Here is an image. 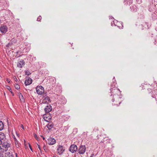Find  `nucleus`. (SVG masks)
Segmentation results:
<instances>
[{"label": "nucleus", "instance_id": "f257e3e1", "mask_svg": "<svg viewBox=\"0 0 157 157\" xmlns=\"http://www.w3.org/2000/svg\"><path fill=\"white\" fill-rule=\"evenodd\" d=\"M10 144L7 142H4L2 146H0V150L1 151L3 152L4 151H7L8 148L10 147Z\"/></svg>", "mask_w": 157, "mask_h": 157}, {"label": "nucleus", "instance_id": "f03ea898", "mask_svg": "<svg viewBox=\"0 0 157 157\" xmlns=\"http://www.w3.org/2000/svg\"><path fill=\"white\" fill-rule=\"evenodd\" d=\"M36 92L37 94L39 95H41L44 92V89L41 86H38L36 88Z\"/></svg>", "mask_w": 157, "mask_h": 157}, {"label": "nucleus", "instance_id": "7ed1b4c3", "mask_svg": "<svg viewBox=\"0 0 157 157\" xmlns=\"http://www.w3.org/2000/svg\"><path fill=\"white\" fill-rule=\"evenodd\" d=\"M65 149L63 146L59 145L57 149V154L59 155H62Z\"/></svg>", "mask_w": 157, "mask_h": 157}, {"label": "nucleus", "instance_id": "20e7f679", "mask_svg": "<svg viewBox=\"0 0 157 157\" xmlns=\"http://www.w3.org/2000/svg\"><path fill=\"white\" fill-rule=\"evenodd\" d=\"M86 148L85 146L81 145L78 150V153L80 155L83 154L86 151Z\"/></svg>", "mask_w": 157, "mask_h": 157}, {"label": "nucleus", "instance_id": "39448f33", "mask_svg": "<svg viewBox=\"0 0 157 157\" xmlns=\"http://www.w3.org/2000/svg\"><path fill=\"white\" fill-rule=\"evenodd\" d=\"M78 148L77 146L74 144L71 145L69 149V151L72 153L76 152Z\"/></svg>", "mask_w": 157, "mask_h": 157}, {"label": "nucleus", "instance_id": "423d86ee", "mask_svg": "<svg viewBox=\"0 0 157 157\" xmlns=\"http://www.w3.org/2000/svg\"><path fill=\"white\" fill-rule=\"evenodd\" d=\"M56 143V140L52 137H49L48 139V143L49 145H52Z\"/></svg>", "mask_w": 157, "mask_h": 157}, {"label": "nucleus", "instance_id": "0eeeda50", "mask_svg": "<svg viewBox=\"0 0 157 157\" xmlns=\"http://www.w3.org/2000/svg\"><path fill=\"white\" fill-rule=\"evenodd\" d=\"M44 120L47 122H48L51 119V116L48 114H45L43 116Z\"/></svg>", "mask_w": 157, "mask_h": 157}, {"label": "nucleus", "instance_id": "6e6552de", "mask_svg": "<svg viewBox=\"0 0 157 157\" xmlns=\"http://www.w3.org/2000/svg\"><path fill=\"white\" fill-rule=\"evenodd\" d=\"M7 27L6 25L2 26L0 28V31L3 33H6L7 31Z\"/></svg>", "mask_w": 157, "mask_h": 157}, {"label": "nucleus", "instance_id": "1a4fd4ad", "mask_svg": "<svg viewBox=\"0 0 157 157\" xmlns=\"http://www.w3.org/2000/svg\"><path fill=\"white\" fill-rule=\"evenodd\" d=\"M52 106L49 105L46 106L44 109V111L46 113H48L50 112L52 110Z\"/></svg>", "mask_w": 157, "mask_h": 157}, {"label": "nucleus", "instance_id": "9d476101", "mask_svg": "<svg viewBox=\"0 0 157 157\" xmlns=\"http://www.w3.org/2000/svg\"><path fill=\"white\" fill-rule=\"evenodd\" d=\"M32 83V79L31 78H29L25 80V85H29Z\"/></svg>", "mask_w": 157, "mask_h": 157}, {"label": "nucleus", "instance_id": "9b49d317", "mask_svg": "<svg viewBox=\"0 0 157 157\" xmlns=\"http://www.w3.org/2000/svg\"><path fill=\"white\" fill-rule=\"evenodd\" d=\"M25 64V62L23 60L20 61L17 63V67L20 68H21Z\"/></svg>", "mask_w": 157, "mask_h": 157}, {"label": "nucleus", "instance_id": "f8f14e48", "mask_svg": "<svg viewBox=\"0 0 157 157\" xmlns=\"http://www.w3.org/2000/svg\"><path fill=\"white\" fill-rule=\"evenodd\" d=\"M12 137L14 139L16 147H19L18 141L14 135H13Z\"/></svg>", "mask_w": 157, "mask_h": 157}, {"label": "nucleus", "instance_id": "ddd939ff", "mask_svg": "<svg viewBox=\"0 0 157 157\" xmlns=\"http://www.w3.org/2000/svg\"><path fill=\"white\" fill-rule=\"evenodd\" d=\"M18 96L20 101L21 102H24L25 100L22 94L21 93H19Z\"/></svg>", "mask_w": 157, "mask_h": 157}, {"label": "nucleus", "instance_id": "4468645a", "mask_svg": "<svg viewBox=\"0 0 157 157\" xmlns=\"http://www.w3.org/2000/svg\"><path fill=\"white\" fill-rule=\"evenodd\" d=\"M50 101V99L49 98L48 96L45 97L43 99V102L44 103H48Z\"/></svg>", "mask_w": 157, "mask_h": 157}, {"label": "nucleus", "instance_id": "2eb2a0df", "mask_svg": "<svg viewBox=\"0 0 157 157\" xmlns=\"http://www.w3.org/2000/svg\"><path fill=\"white\" fill-rule=\"evenodd\" d=\"M6 137L5 135L2 132H0V139L2 141V140H4L5 139Z\"/></svg>", "mask_w": 157, "mask_h": 157}, {"label": "nucleus", "instance_id": "dca6fc26", "mask_svg": "<svg viewBox=\"0 0 157 157\" xmlns=\"http://www.w3.org/2000/svg\"><path fill=\"white\" fill-rule=\"evenodd\" d=\"M47 127L49 129H50L53 127V125L52 123H49L47 125Z\"/></svg>", "mask_w": 157, "mask_h": 157}, {"label": "nucleus", "instance_id": "f3484780", "mask_svg": "<svg viewBox=\"0 0 157 157\" xmlns=\"http://www.w3.org/2000/svg\"><path fill=\"white\" fill-rule=\"evenodd\" d=\"M4 126L2 122L0 121V131L2 130L4 128Z\"/></svg>", "mask_w": 157, "mask_h": 157}, {"label": "nucleus", "instance_id": "a211bd4d", "mask_svg": "<svg viewBox=\"0 0 157 157\" xmlns=\"http://www.w3.org/2000/svg\"><path fill=\"white\" fill-rule=\"evenodd\" d=\"M15 87L17 89H18L20 88L19 86L17 84H16L15 85Z\"/></svg>", "mask_w": 157, "mask_h": 157}, {"label": "nucleus", "instance_id": "6ab92c4d", "mask_svg": "<svg viewBox=\"0 0 157 157\" xmlns=\"http://www.w3.org/2000/svg\"><path fill=\"white\" fill-rule=\"evenodd\" d=\"M7 88L9 90H10V91L11 92V93L13 94V92L11 91V88H10V87L9 86H7Z\"/></svg>", "mask_w": 157, "mask_h": 157}, {"label": "nucleus", "instance_id": "aec40b11", "mask_svg": "<svg viewBox=\"0 0 157 157\" xmlns=\"http://www.w3.org/2000/svg\"><path fill=\"white\" fill-rule=\"evenodd\" d=\"M25 74L28 75H29L31 74V73L30 72H29V71H26L25 72Z\"/></svg>", "mask_w": 157, "mask_h": 157}, {"label": "nucleus", "instance_id": "412c9836", "mask_svg": "<svg viewBox=\"0 0 157 157\" xmlns=\"http://www.w3.org/2000/svg\"><path fill=\"white\" fill-rule=\"evenodd\" d=\"M34 136L35 137V138L37 140H38V138L37 137V135H36V134H34Z\"/></svg>", "mask_w": 157, "mask_h": 157}, {"label": "nucleus", "instance_id": "4be33fe9", "mask_svg": "<svg viewBox=\"0 0 157 157\" xmlns=\"http://www.w3.org/2000/svg\"><path fill=\"white\" fill-rule=\"evenodd\" d=\"M121 101H119V103H118V104L117 103H116V104H114V105H117V106H119V105L120 104V103H121Z\"/></svg>", "mask_w": 157, "mask_h": 157}, {"label": "nucleus", "instance_id": "5701e85b", "mask_svg": "<svg viewBox=\"0 0 157 157\" xmlns=\"http://www.w3.org/2000/svg\"><path fill=\"white\" fill-rule=\"evenodd\" d=\"M44 149V150H45V149H46V145H44L43 146Z\"/></svg>", "mask_w": 157, "mask_h": 157}, {"label": "nucleus", "instance_id": "b1692460", "mask_svg": "<svg viewBox=\"0 0 157 157\" xmlns=\"http://www.w3.org/2000/svg\"><path fill=\"white\" fill-rule=\"evenodd\" d=\"M3 155L0 152V157H3Z\"/></svg>", "mask_w": 157, "mask_h": 157}, {"label": "nucleus", "instance_id": "393cba45", "mask_svg": "<svg viewBox=\"0 0 157 157\" xmlns=\"http://www.w3.org/2000/svg\"><path fill=\"white\" fill-rule=\"evenodd\" d=\"M40 17H40H39V18H38L37 19V20L38 21H40V20H41V17Z\"/></svg>", "mask_w": 157, "mask_h": 157}, {"label": "nucleus", "instance_id": "a878e982", "mask_svg": "<svg viewBox=\"0 0 157 157\" xmlns=\"http://www.w3.org/2000/svg\"><path fill=\"white\" fill-rule=\"evenodd\" d=\"M37 146H38V148L40 149V151H41V148H40V145L39 144H37Z\"/></svg>", "mask_w": 157, "mask_h": 157}, {"label": "nucleus", "instance_id": "bb28decb", "mask_svg": "<svg viewBox=\"0 0 157 157\" xmlns=\"http://www.w3.org/2000/svg\"><path fill=\"white\" fill-rule=\"evenodd\" d=\"M2 143V141L0 139V145Z\"/></svg>", "mask_w": 157, "mask_h": 157}, {"label": "nucleus", "instance_id": "cd10ccee", "mask_svg": "<svg viewBox=\"0 0 157 157\" xmlns=\"http://www.w3.org/2000/svg\"><path fill=\"white\" fill-rule=\"evenodd\" d=\"M17 136L18 137H19V134H17Z\"/></svg>", "mask_w": 157, "mask_h": 157}, {"label": "nucleus", "instance_id": "c85d7f7f", "mask_svg": "<svg viewBox=\"0 0 157 157\" xmlns=\"http://www.w3.org/2000/svg\"><path fill=\"white\" fill-rule=\"evenodd\" d=\"M41 136L42 137L43 140H45V138L43 136Z\"/></svg>", "mask_w": 157, "mask_h": 157}, {"label": "nucleus", "instance_id": "c756f323", "mask_svg": "<svg viewBox=\"0 0 157 157\" xmlns=\"http://www.w3.org/2000/svg\"><path fill=\"white\" fill-rule=\"evenodd\" d=\"M29 147H30V149L32 151V148L31 147V146L30 145H29Z\"/></svg>", "mask_w": 157, "mask_h": 157}, {"label": "nucleus", "instance_id": "7c9ffc66", "mask_svg": "<svg viewBox=\"0 0 157 157\" xmlns=\"http://www.w3.org/2000/svg\"><path fill=\"white\" fill-rule=\"evenodd\" d=\"M21 127L23 129L24 128L22 124L21 125Z\"/></svg>", "mask_w": 157, "mask_h": 157}, {"label": "nucleus", "instance_id": "2f4dec72", "mask_svg": "<svg viewBox=\"0 0 157 157\" xmlns=\"http://www.w3.org/2000/svg\"><path fill=\"white\" fill-rule=\"evenodd\" d=\"M94 155L93 154L91 155V156H90V157H93V155Z\"/></svg>", "mask_w": 157, "mask_h": 157}, {"label": "nucleus", "instance_id": "473e14b6", "mask_svg": "<svg viewBox=\"0 0 157 157\" xmlns=\"http://www.w3.org/2000/svg\"><path fill=\"white\" fill-rule=\"evenodd\" d=\"M53 157H56V156H54Z\"/></svg>", "mask_w": 157, "mask_h": 157}]
</instances>
